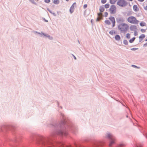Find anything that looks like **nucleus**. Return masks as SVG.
<instances>
[{"label": "nucleus", "mask_w": 147, "mask_h": 147, "mask_svg": "<svg viewBox=\"0 0 147 147\" xmlns=\"http://www.w3.org/2000/svg\"><path fill=\"white\" fill-rule=\"evenodd\" d=\"M118 28L121 32L123 33L126 32L129 29L128 25L125 23H122L118 26Z\"/></svg>", "instance_id": "f257e3e1"}, {"label": "nucleus", "mask_w": 147, "mask_h": 147, "mask_svg": "<svg viewBox=\"0 0 147 147\" xmlns=\"http://www.w3.org/2000/svg\"><path fill=\"white\" fill-rule=\"evenodd\" d=\"M127 21L129 23L135 25H137L139 23V21L134 16H130L128 17L127 19Z\"/></svg>", "instance_id": "f03ea898"}, {"label": "nucleus", "mask_w": 147, "mask_h": 147, "mask_svg": "<svg viewBox=\"0 0 147 147\" xmlns=\"http://www.w3.org/2000/svg\"><path fill=\"white\" fill-rule=\"evenodd\" d=\"M117 4L121 7H124L127 5V3L125 0H118Z\"/></svg>", "instance_id": "7ed1b4c3"}, {"label": "nucleus", "mask_w": 147, "mask_h": 147, "mask_svg": "<svg viewBox=\"0 0 147 147\" xmlns=\"http://www.w3.org/2000/svg\"><path fill=\"white\" fill-rule=\"evenodd\" d=\"M109 11L111 14H115L117 11V8L114 5H112L111 6L109 9Z\"/></svg>", "instance_id": "20e7f679"}, {"label": "nucleus", "mask_w": 147, "mask_h": 147, "mask_svg": "<svg viewBox=\"0 0 147 147\" xmlns=\"http://www.w3.org/2000/svg\"><path fill=\"white\" fill-rule=\"evenodd\" d=\"M109 19L111 21L113 24L112 27H114L115 25V18L111 16L109 17Z\"/></svg>", "instance_id": "39448f33"}, {"label": "nucleus", "mask_w": 147, "mask_h": 147, "mask_svg": "<svg viewBox=\"0 0 147 147\" xmlns=\"http://www.w3.org/2000/svg\"><path fill=\"white\" fill-rule=\"evenodd\" d=\"M76 5V3H74L71 5L70 9V12L71 13L73 12L74 10V6Z\"/></svg>", "instance_id": "423d86ee"}, {"label": "nucleus", "mask_w": 147, "mask_h": 147, "mask_svg": "<svg viewBox=\"0 0 147 147\" xmlns=\"http://www.w3.org/2000/svg\"><path fill=\"white\" fill-rule=\"evenodd\" d=\"M98 17L96 19V21H99L100 19L102 18V14L101 13H98Z\"/></svg>", "instance_id": "0eeeda50"}, {"label": "nucleus", "mask_w": 147, "mask_h": 147, "mask_svg": "<svg viewBox=\"0 0 147 147\" xmlns=\"http://www.w3.org/2000/svg\"><path fill=\"white\" fill-rule=\"evenodd\" d=\"M133 9L134 11H137L139 10V8L136 5H134L133 6Z\"/></svg>", "instance_id": "6e6552de"}, {"label": "nucleus", "mask_w": 147, "mask_h": 147, "mask_svg": "<svg viewBox=\"0 0 147 147\" xmlns=\"http://www.w3.org/2000/svg\"><path fill=\"white\" fill-rule=\"evenodd\" d=\"M105 10V8L104 7L100 6L99 7V11H100V13H102V12H103Z\"/></svg>", "instance_id": "1a4fd4ad"}, {"label": "nucleus", "mask_w": 147, "mask_h": 147, "mask_svg": "<svg viewBox=\"0 0 147 147\" xmlns=\"http://www.w3.org/2000/svg\"><path fill=\"white\" fill-rule=\"evenodd\" d=\"M115 39L117 41H119L121 39V37L119 35H116L115 37Z\"/></svg>", "instance_id": "9d476101"}, {"label": "nucleus", "mask_w": 147, "mask_h": 147, "mask_svg": "<svg viewBox=\"0 0 147 147\" xmlns=\"http://www.w3.org/2000/svg\"><path fill=\"white\" fill-rule=\"evenodd\" d=\"M117 22L119 23L120 22H123V20L121 18H117L116 19Z\"/></svg>", "instance_id": "9b49d317"}, {"label": "nucleus", "mask_w": 147, "mask_h": 147, "mask_svg": "<svg viewBox=\"0 0 147 147\" xmlns=\"http://www.w3.org/2000/svg\"><path fill=\"white\" fill-rule=\"evenodd\" d=\"M117 0H110V2L111 4H114L115 3Z\"/></svg>", "instance_id": "f8f14e48"}, {"label": "nucleus", "mask_w": 147, "mask_h": 147, "mask_svg": "<svg viewBox=\"0 0 147 147\" xmlns=\"http://www.w3.org/2000/svg\"><path fill=\"white\" fill-rule=\"evenodd\" d=\"M53 3L55 4H58L59 3V0H54Z\"/></svg>", "instance_id": "ddd939ff"}, {"label": "nucleus", "mask_w": 147, "mask_h": 147, "mask_svg": "<svg viewBox=\"0 0 147 147\" xmlns=\"http://www.w3.org/2000/svg\"><path fill=\"white\" fill-rule=\"evenodd\" d=\"M145 36L144 34H141L139 37L140 39H142L143 38H145Z\"/></svg>", "instance_id": "4468645a"}, {"label": "nucleus", "mask_w": 147, "mask_h": 147, "mask_svg": "<svg viewBox=\"0 0 147 147\" xmlns=\"http://www.w3.org/2000/svg\"><path fill=\"white\" fill-rule=\"evenodd\" d=\"M108 137L111 139H112L113 138V136L110 134H108Z\"/></svg>", "instance_id": "2eb2a0df"}, {"label": "nucleus", "mask_w": 147, "mask_h": 147, "mask_svg": "<svg viewBox=\"0 0 147 147\" xmlns=\"http://www.w3.org/2000/svg\"><path fill=\"white\" fill-rule=\"evenodd\" d=\"M105 23L108 25H110L111 24V23L110 21L108 20H106L105 22Z\"/></svg>", "instance_id": "dca6fc26"}, {"label": "nucleus", "mask_w": 147, "mask_h": 147, "mask_svg": "<svg viewBox=\"0 0 147 147\" xmlns=\"http://www.w3.org/2000/svg\"><path fill=\"white\" fill-rule=\"evenodd\" d=\"M140 25L141 26H146V24L145 22H141L140 23Z\"/></svg>", "instance_id": "f3484780"}, {"label": "nucleus", "mask_w": 147, "mask_h": 147, "mask_svg": "<svg viewBox=\"0 0 147 147\" xmlns=\"http://www.w3.org/2000/svg\"><path fill=\"white\" fill-rule=\"evenodd\" d=\"M135 39V38L133 37L129 40V42L131 43H132L134 41Z\"/></svg>", "instance_id": "a211bd4d"}, {"label": "nucleus", "mask_w": 147, "mask_h": 147, "mask_svg": "<svg viewBox=\"0 0 147 147\" xmlns=\"http://www.w3.org/2000/svg\"><path fill=\"white\" fill-rule=\"evenodd\" d=\"M109 33L113 35V34H115V31L112 30L109 32Z\"/></svg>", "instance_id": "6ab92c4d"}, {"label": "nucleus", "mask_w": 147, "mask_h": 147, "mask_svg": "<svg viewBox=\"0 0 147 147\" xmlns=\"http://www.w3.org/2000/svg\"><path fill=\"white\" fill-rule=\"evenodd\" d=\"M123 43L125 45H127L128 44V42L127 41L125 40L123 41Z\"/></svg>", "instance_id": "aec40b11"}, {"label": "nucleus", "mask_w": 147, "mask_h": 147, "mask_svg": "<svg viewBox=\"0 0 147 147\" xmlns=\"http://www.w3.org/2000/svg\"><path fill=\"white\" fill-rule=\"evenodd\" d=\"M109 4H106L105 5V7L106 8H108L109 7Z\"/></svg>", "instance_id": "412c9836"}, {"label": "nucleus", "mask_w": 147, "mask_h": 147, "mask_svg": "<svg viewBox=\"0 0 147 147\" xmlns=\"http://www.w3.org/2000/svg\"><path fill=\"white\" fill-rule=\"evenodd\" d=\"M126 37L128 39H129L130 37V34L129 33H127L126 34Z\"/></svg>", "instance_id": "4be33fe9"}, {"label": "nucleus", "mask_w": 147, "mask_h": 147, "mask_svg": "<svg viewBox=\"0 0 147 147\" xmlns=\"http://www.w3.org/2000/svg\"><path fill=\"white\" fill-rule=\"evenodd\" d=\"M106 1H107V0H101V3H103V4H104V3H106Z\"/></svg>", "instance_id": "5701e85b"}, {"label": "nucleus", "mask_w": 147, "mask_h": 147, "mask_svg": "<svg viewBox=\"0 0 147 147\" xmlns=\"http://www.w3.org/2000/svg\"><path fill=\"white\" fill-rule=\"evenodd\" d=\"M44 1L47 3H49L50 2V0H45Z\"/></svg>", "instance_id": "b1692460"}, {"label": "nucleus", "mask_w": 147, "mask_h": 147, "mask_svg": "<svg viewBox=\"0 0 147 147\" xmlns=\"http://www.w3.org/2000/svg\"><path fill=\"white\" fill-rule=\"evenodd\" d=\"M114 143V142L113 141H111V142H110V143L109 144V146H111L112 144H113V143Z\"/></svg>", "instance_id": "393cba45"}, {"label": "nucleus", "mask_w": 147, "mask_h": 147, "mask_svg": "<svg viewBox=\"0 0 147 147\" xmlns=\"http://www.w3.org/2000/svg\"><path fill=\"white\" fill-rule=\"evenodd\" d=\"M108 13L107 12H105V17H107V16Z\"/></svg>", "instance_id": "a878e982"}, {"label": "nucleus", "mask_w": 147, "mask_h": 147, "mask_svg": "<svg viewBox=\"0 0 147 147\" xmlns=\"http://www.w3.org/2000/svg\"><path fill=\"white\" fill-rule=\"evenodd\" d=\"M87 7V4H85L84 5L83 7L84 9H85Z\"/></svg>", "instance_id": "bb28decb"}, {"label": "nucleus", "mask_w": 147, "mask_h": 147, "mask_svg": "<svg viewBox=\"0 0 147 147\" xmlns=\"http://www.w3.org/2000/svg\"><path fill=\"white\" fill-rule=\"evenodd\" d=\"M137 49L136 48H133L131 49V50L135 51V50H136Z\"/></svg>", "instance_id": "cd10ccee"}, {"label": "nucleus", "mask_w": 147, "mask_h": 147, "mask_svg": "<svg viewBox=\"0 0 147 147\" xmlns=\"http://www.w3.org/2000/svg\"><path fill=\"white\" fill-rule=\"evenodd\" d=\"M144 9L145 10H147V5L145 7H144Z\"/></svg>", "instance_id": "c85d7f7f"}, {"label": "nucleus", "mask_w": 147, "mask_h": 147, "mask_svg": "<svg viewBox=\"0 0 147 147\" xmlns=\"http://www.w3.org/2000/svg\"><path fill=\"white\" fill-rule=\"evenodd\" d=\"M124 145V144H121L120 145V146H123Z\"/></svg>", "instance_id": "c756f323"}, {"label": "nucleus", "mask_w": 147, "mask_h": 147, "mask_svg": "<svg viewBox=\"0 0 147 147\" xmlns=\"http://www.w3.org/2000/svg\"><path fill=\"white\" fill-rule=\"evenodd\" d=\"M138 1L140 2H143V1L144 0H138Z\"/></svg>", "instance_id": "7c9ffc66"}, {"label": "nucleus", "mask_w": 147, "mask_h": 147, "mask_svg": "<svg viewBox=\"0 0 147 147\" xmlns=\"http://www.w3.org/2000/svg\"><path fill=\"white\" fill-rule=\"evenodd\" d=\"M144 47H146L147 46V43L146 44H145L144 45Z\"/></svg>", "instance_id": "2f4dec72"}, {"label": "nucleus", "mask_w": 147, "mask_h": 147, "mask_svg": "<svg viewBox=\"0 0 147 147\" xmlns=\"http://www.w3.org/2000/svg\"><path fill=\"white\" fill-rule=\"evenodd\" d=\"M73 56H74V59H76V57L74 55H73Z\"/></svg>", "instance_id": "473e14b6"}, {"label": "nucleus", "mask_w": 147, "mask_h": 147, "mask_svg": "<svg viewBox=\"0 0 147 147\" xmlns=\"http://www.w3.org/2000/svg\"><path fill=\"white\" fill-rule=\"evenodd\" d=\"M132 66H133V67H137L136 66H135V65H132Z\"/></svg>", "instance_id": "72a5a7b5"}, {"label": "nucleus", "mask_w": 147, "mask_h": 147, "mask_svg": "<svg viewBox=\"0 0 147 147\" xmlns=\"http://www.w3.org/2000/svg\"><path fill=\"white\" fill-rule=\"evenodd\" d=\"M30 1H32V0H29Z\"/></svg>", "instance_id": "f704fd0d"}, {"label": "nucleus", "mask_w": 147, "mask_h": 147, "mask_svg": "<svg viewBox=\"0 0 147 147\" xmlns=\"http://www.w3.org/2000/svg\"><path fill=\"white\" fill-rule=\"evenodd\" d=\"M67 1H68L69 0H65Z\"/></svg>", "instance_id": "c9c22d12"}, {"label": "nucleus", "mask_w": 147, "mask_h": 147, "mask_svg": "<svg viewBox=\"0 0 147 147\" xmlns=\"http://www.w3.org/2000/svg\"><path fill=\"white\" fill-rule=\"evenodd\" d=\"M146 41H147V39L146 40Z\"/></svg>", "instance_id": "e433bc0d"}, {"label": "nucleus", "mask_w": 147, "mask_h": 147, "mask_svg": "<svg viewBox=\"0 0 147 147\" xmlns=\"http://www.w3.org/2000/svg\"><path fill=\"white\" fill-rule=\"evenodd\" d=\"M137 147H139L138 146H137Z\"/></svg>", "instance_id": "4c0bfd02"}, {"label": "nucleus", "mask_w": 147, "mask_h": 147, "mask_svg": "<svg viewBox=\"0 0 147 147\" xmlns=\"http://www.w3.org/2000/svg\"><path fill=\"white\" fill-rule=\"evenodd\" d=\"M37 1H38V0H36Z\"/></svg>", "instance_id": "58836bf2"}]
</instances>
